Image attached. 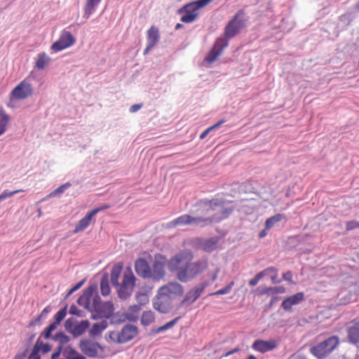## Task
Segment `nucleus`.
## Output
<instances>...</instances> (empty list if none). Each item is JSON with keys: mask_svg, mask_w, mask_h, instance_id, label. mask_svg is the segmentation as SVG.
I'll use <instances>...</instances> for the list:
<instances>
[{"mask_svg": "<svg viewBox=\"0 0 359 359\" xmlns=\"http://www.w3.org/2000/svg\"><path fill=\"white\" fill-rule=\"evenodd\" d=\"M191 252L181 251L172 256L168 262V270L175 273L182 283H187L202 274L208 268L206 258L191 262Z\"/></svg>", "mask_w": 359, "mask_h": 359, "instance_id": "nucleus-1", "label": "nucleus"}, {"mask_svg": "<svg viewBox=\"0 0 359 359\" xmlns=\"http://www.w3.org/2000/svg\"><path fill=\"white\" fill-rule=\"evenodd\" d=\"M233 211V208H224V210L216 212L210 217H192L191 215L184 214L175 218L174 222L178 226L194 225L205 227L229 218Z\"/></svg>", "mask_w": 359, "mask_h": 359, "instance_id": "nucleus-2", "label": "nucleus"}, {"mask_svg": "<svg viewBox=\"0 0 359 359\" xmlns=\"http://www.w3.org/2000/svg\"><path fill=\"white\" fill-rule=\"evenodd\" d=\"M231 201L226 200L223 197H215L212 199H201L194 205L190 211L192 217H206L210 211H215L218 208H235L226 205Z\"/></svg>", "mask_w": 359, "mask_h": 359, "instance_id": "nucleus-3", "label": "nucleus"}, {"mask_svg": "<svg viewBox=\"0 0 359 359\" xmlns=\"http://www.w3.org/2000/svg\"><path fill=\"white\" fill-rule=\"evenodd\" d=\"M95 338H82L80 339L78 347L81 352L87 358H102L100 352L104 351L105 347L94 340Z\"/></svg>", "mask_w": 359, "mask_h": 359, "instance_id": "nucleus-4", "label": "nucleus"}, {"mask_svg": "<svg viewBox=\"0 0 359 359\" xmlns=\"http://www.w3.org/2000/svg\"><path fill=\"white\" fill-rule=\"evenodd\" d=\"M337 336H331L311 348V353L318 359L325 358L339 344Z\"/></svg>", "mask_w": 359, "mask_h": 359, "instance_id": "nucleus-5", "label": "nucleus"}, {"mask_svg": "<svg viewBox=\"0 0 359 359\" xmlns=\"http://www.w3.org/2000/svg\"><path fill=\"white\" fill-rule=\"evenodd\" d=\"M88 320H82L78 321L74 317L67 318L64 324L65 330L71 334L74 338H77L83 335L90 327Z\"/></svg>", "mask_w": 359, "mask_h": 359, "instance_id": "nucleus-6", "label": "nucleus"}, {"mask_svg": "<svg viewBox=\"0 0 359 359\" xmlns=\"http://www.w3.org/2000/svg\"><path fill=\"white\" fill-rule=\"evenodd\" d=\"M168 261L163 255L158 253L154 255L151 276L150 277L154 282H158L165 277V264L168 265Z\"/></svg>", "mask_w": 359, "mask_h": 359, "instance_id": "nucleus-7", "label": "nucleus"}, {"mask_svg": "<svg viewBox=\"0 0 359 359\" xmlns=\"http://www.w3.org/2000/svg\"><path fill=\"white\" fill-rule=\"evenodd\" d=\"M75 42L76 39L72 34L70 32L64 29L62 31L58 40L52 44L50 49L53 52L57 53L72 46L75 43Z\"/></svg>", "mask_w": 359, "mask_h": 359, "instance_id": "nucleus-8", "label": "nucleus"}, {"mask_svg": "<svg viewBox=\"0 0 359 359\" xmlns=\"http://www.w3.org/2000/svg\"><path fill=\"white\" fill-rule=\"evenodd\" d=\"M138 333L139 330L136 325L132 324H126L116 334V343L120 344H126L135 338Z\"/></svg>", "mask_w": 359, "mask_h": 359, "instance_id": "nucleus-9", "label": "nucleus"}, {"mask_svg": "<svg viewBox=\"0 0 359 359\" xmlns=\"http://www.w3.org/2000/svg\"><path fill=\"white\" fill-rule=\"evenodd\" d=\"M198 8L193 2L188 3L180 8L177 13L182 15L180 20L184 23H191L196 20L198 15Z\"/></svg>", "mask_w": 359, "mask_h": 359, "instance_id": "nucleus-10", "label": "nucleus"}, {"mask_svg": "<svg viewBox=\"0 0 359 359\" xmlns=\"http://www.w3.org/2000/svg\"><path fill=\"white\" fill-rule=\"evenodd\" d=\"M229 45V41L224 37H219L215 41L212 48L208 52L205 60L209 63L213 62L221 55L223 49Z\"/></svg>", "mask_w": 359, "mask_h": 359, "instance_id": "nucleus-11", "label": "nucleus"}, {"mask_svg": "<svg viewBox=\"0 0 359 359\" xmlns=\"http://www.w3.org/2000/svg\"><path fill=\"white\" fill-rule=\"evenodd\" d=\"M33 87L25 80L21 81L11 91V95L16 100H25L33 93Z\"/></svg>", "mask_w": 359, "mask_h": 359, "instance_id": "nucleus-12", "label": "nucleus"}, {"mask_svg": "<svg viewBox=\"0 0 359 359\" xmlns=\"http://www.w3.org/2000/svg\"><path fill=\"white\" fill-rule=\"evenodd\" d=\"M208 285V283L205 281L198 285H196L194 288L189 290L182 301L180 306L187 303H194L201 296Z\"/></svg>", "mask_w": 359, "mask_h": 359, "instance_id": "nucleus-13", "label": "nucleus"}, {"mask_svg": "<svg viewBox=\"0 0 359 359\" xmlns=\"http://www.w3.org/2000/svg\"><path fill=\"white\" fill-rule=\"evenodd\" d=\"M135 271L137 276L147 279L151 276V269L145 258L139 257L135 262Z\"/></svg>", "mask_w": 359, "mask_h": 359, "instance_id": "nucleus-14", "label": "nucleus"}, {"mask_svg": "<svg viewBox=\"0 0 359 359\" xmlns=\"http://www.w3.org/2000/svg\"><path fill=\"white\" fill-rule=\"evenodd\" d=\"M347 341L359 348V320H354L346 327Z\"/></svg>", "mask_w": 359, "mask_h": 359, "instance_id": "nucleus-15", "label": "nucleus"}, {"mask_svg": "<svg viewBox=\"0 0 359 359\" xmlns=\"http://www.w3.org/2000/svg\"><path fill=\"white\" fill-rule=\"evenodd\" d=\"M183 293L184 287L177 282H170L167 285L161 287L158 290V294L164 296L172 294L177 296H181Z\"/></svg>", "mask_w": 359, "mask_h": 359, "instance_id": "nucleus-16", "label": "nucleus"}, {"mask_svg": "<svg viewBox=\"0 0 359 359\" xmlns=\"http://www.w3.org/2000/svg\"><path fill=\"white\" fill-rule=\"evenodd\" d=\"M304 293L299 292L284 299L281 304V308L285 311H291L293 306L299 304L304 299Z\"/></svg>", "mask_w": 359, "mask_h": 359, "instance_id": "nucleus-17", "label": "nucleus"}, {"mask_svg": "<svg viewBox=\"0 0 359 359\" xmlns=\"http://www.w3.org/2000/svg\"><path fill=\"white\" fill-rule=\"evenodd\" d=\"M276 346L277 344L274 340L264 341L262 339H257L254 341L252 347L255 351L264 353L273 350Z\"/></svg>", "mask_w": 359, "mask_h": 359, "instance_id": "nucleus-18", "label": "nucleus"}, {"mask_svg": "<svg viewBox=\"0 0 359 359\" xmlns=\"http://www.w3.org/2000/svg\"><path fill=\"white\" fill-rule=\"evenodd\" d=\"M94 215L90 211H88L86 216L81 219L78 223L76 224L74 229L73 230L74 233H77L81 231H85L90 224L91 222L94 218Z\"/></svg>", "mask_w": 359, "mask_h": 359, "instance_id": "nucleus-19", "label": "nucleus"}, {"mask_svg": "<svg viewBox=\"0 0 359 359\" xmlns=\"http://www.w3.org/2000/svg\"><path fill=\"white\" fill-rule=\"evenodd\" d=\"M108 323L106 320L94 323L88 331V335L90 338H97L102 335V333L108 327Z\"/></svg>", "mask_w": 359, "mask_h": 359, "instance_id": "nucleus-20", "label": "nucleus"}, {"mask_svg": "<svg viewBox=\"0 0 359 359\" xmlns=\"http://www.w3.org/2000/svg\"><path fill=\"white\" fill-rule=\"evenodd\" d=\"M102 0H86L83 7V15L85 19H88L97 10Z\"/></svg>", "mask_w": 359, "mask_h": 359, "instance_id": "nucleus-21", "label": "nucleus"}, {"mask_svg": "<svg viewBox=\"0 0 359 359\" xmlns=\"http://www.w3.org/2000/svg\"><path fill=\"white\" fill-rule=\"evenodd\" d=\"M104 306L107 307V311L105 312V313H98L96 314H91L90 318L92 320H98L101 318H105V319H112L114 316V306L111 302H104Z\"/></svg>", "mask_w": 359, "mask_h": 359, "instance_id": "nucleus-22", "label": "nucleus"}, {"mask_svg": "<svg viewBox=\"0 0 359 359\" xmlns=\"http://www.w3.org/2000/svg\"><path fill=\"white\" fill-rule=\"evenodd\" d=\"M118 316V312L114 313L112 319L111 320V324L112 325H118L121 324L126 320H128L130 322H136L138 320V317L135 313H130V312H126L121 313V316L123 317V319H116V317Z\"/></svg>", "mask_w": 359, "mask_h": 359, "instance_id": "nucleus-23", "label": "nucleus"}, {"mask_svg": "<svg viewBox=\"0 0 359 359\" xmlns=\"http://www.w3.org/2000/svg\"><path fill=\"white\" fill-rule=\"evenodd\" d=\"M358 11L355 7L341 15L339 18V21L344 24L346 27L350 25V24L358 17Z\"/></svg>", "mask_w": 359, "mask_h": 359, "instance_id": "nucleus-24", "label": "nucleus"}, {"mask_svg": "<svg viewBox=\"0 0 359 359\" xmlns=\"http://www.w3.org/2000/svg\"><path fill=\"white\" fill-rule=\"evenodd\" d=\"M219 241V238L218 236H213L205 240L202 243L201 247L205 252H212L217 249Z\"/></svg>", "mask_w": 359, "mask_h": 359, "instance_id": "nucleus-25", "label": "nucleus"}, {"mask_svg": "<svg viewBox=\"0 0 359 359\" xmlns=\"http://www.w3.org/2000/svg\"><path fill=\"white\" fill-rule=\"evenodd\" d=\"M123 264L121 262H118L115 264L111 271V283L112 285L115 287H118L120 285L118 283V278L120 274L123 270Z\"/></svg>", "mask_w": 359, "mask_h": 359, "instance_id": "nucleus-26", "label": "nucleus"}, {"mask_svg": "<svg viewBox=\"0 0 359 359\" xmlns=\"http://www.w3.org/2000/svg\"><path fill=\"white\" fill-rule=\"evenodd\" d=\"M160 39L158 28L155 26H151L147 31V43L155 46Z\"/></svg>", "mask_w": 359, "mask_h": 359, "instance_id": "nucleus-27", "label": "nucleus"}, {"mask_svg": "<svg viewBox=\"0 0 359 359\" xmlns=\"http://www.w3.org/2000/svg\"><path fill=\"white\" fill-rule=\"evenodd\" d=\"M233 22L234 20H229L224 29V38L228 41L236 36L240 31V29L233 25Z\"/></svg>", "mask_w": 359, "mask_h": 359, "instance_id": "nucleus-28", "label": "nucleus"}, {"mask_svg": "<svg viewBox=\"0 0 359 359\" xmlns=\"http://www.w3.org/2000/svg\"><path fill=\"white\" fill-rule=\"evenodd\" d=\"M100 292L101 294L104 297L108 296L110 294L111 289L109 286V274L104 273L100 280Z\"/></svg>", "mask_w": 359, "mask_h": 359, "instance_id": "nucleus-29", "label": "nucleus"}, {"mask_svg": "<svg viewBox=\"0 0 359 359\" xmlns=\"http://www.w3.org/2000/svg\"><path fill=\"white\" fill-rule=\"evenodd\" d=\"M245 12L239 10L231 20H234L233 25L240 30L245 26Z\"/></svg>", "mask_w": 359, "mask_h": 359, "instance_id": "nucleus-30", "label": "nucleus"}, {"mask_svg": "<svg viewBox=\"0 0 359 359\" xmlns=\"http://www.w3.org/2000/svg\"><path fill=\"white\" fill-rule=\"evenodd\" d=\"M50 60V57L45 52H41L37 55L35 67L39 69H43Z\"/></svg>", "mask_w": 359, "mask_h": 359, "instance_id": "nucleus-31", "label": "nucleus"}, {"mask_svg": "<svg viewBox=\"0 0 359 359\" xmlns=\"http://www.w3.org/2000/svg\"><path fill=\"white\" fill-rule=\"evenodd\" d=\"M118 287L119 288L117 290L118 297L123 300L128 299L132 294L134 288L123 284H120Z\"/></svg>", "mask_w": 359, "mask_h": 359, "instance_id": "nucleus-32", "label": "nucleus"}, {"mask_svg": "<svg viewBox=\"0 0 359 359\" xmlns=\"http://www.w3.org/2000/svg\"><path fill=\"white\" fill-rule=\"evenodd\" d=\"M10 121V116L5 112L3 108L0 109V136L6 131V127Z\"/></svg>", "mask_w": 359, "mask_h": 359, "instance_id": "nucleus-33", "label": "nucleus"}, {"mask_svg": "<svg viewBox=\"0 0 359 359\" xmlns=\"http://www.w3.org/2000/svg\"><path fill=\"white\" fill-rule=\"evenodd\" d=\"M71 186H72V184L70 182H66V183H65V184H63L62 185H60L57 189H55L54 191L50 192L48 195H47L46 198H43L42 199V201H45V200H46L47 198H53V197H55V196H60V195H62L65 192V190H67Z\"/></svg>", "mask_w": 359, "mask_h": 359, "instance_id": "nucleus-34", "label": "nucleus"}, {"mask_svg": "<svg viewBox=\"0 0 359 359\" xmlns=\"http://www.w3.org/2000/svg\"><path fill=\"white\" fill-rule=\"evenodd\" d=\"M285 218L284 214L278 213L266 219L265 226L266 229H271L275 224Z\"/></svg>", "mask_w": 359, "mask_h": 359, "instance_id": "nucleus-35", "label": "nucleus"}, {"mask_svg": "<svg viewBox=\"0 0 359 359\" xmlns=\"http://www.w3.org/2000/svg\"><path fill=\"white\" fill-rule=\"evenodd\" d=\"M153 307L161 313H168L170 311V304L166 302L157 301L153 302Z\"/></svg>", "mask_w": 359, "mask_h": 359, "instance_id": "nucleus-36", "label": "nucleus"}, {"mask_svg": "<svg viewBox=\"0 0 359 359\" xmlns=\"http://www.w3.org/2000/svg\"><path fill=\"white\" fill-rule=\"evenodd\" d=\"M97 285L95 283L90 284L86 290H83L82 295L85 298L86 304H88V302L90 304L91 297L97 292Z\"/></svg>", "mask_w": 359, "mask_h": 359, "instance_id": "nucleus-37", "label": "nucleus"}, {"mask_svg": "<svg viewBox=\"0 0 359 359\" xmlns=\"http://www.w3.org/2000/svg\"><path fill=\"white\" fill-rule=\"evenodd\" d=\"M52 339L55 341H58L60 344L59 346H62L63 347L65 344H67L70 341V337L64 332L60 331L53 336Z\"/></svg>", "mask_w": 359, "mask_h": 359, "instance_id": "nucleus-38", "label": "nucleus"}, {"mask_svg": "<svg viewBox=\"0 0 359 359\" xmlns=\"http://www.w3.org/2000/svg\"><path fill=\"white\" fill-rule=\"evenodd\" d=\"M154 314L151 311H145L142 313L141 317V323L144 326H147L154 321Z\"/></svg>", "mask_w": 359, "mask_h": 359, "instance_id": "nucleus-39", "label": "nucleus"}, {"mask_svg": "<svg viewBox=\"0 0 359 359\" xmlns=\"http://www.w3.org/2000/svg\"><path fill=\"white\" fill-rule=\"evenodd\" d=\"M67 313V305L66 304L64 307L60 309L54 316V322H53L55 325L58 326L62 320L65 318Z\"/></svg>", "mask_w": 359, "mask_h": 359, "instance_id": "nucleus-40", "label": "nucleus"}, {"mask_svg": "<svg viewBox=\"0 0 359 359\" xmlns=\"http://www.w3.org/2000/svg\"><path fill=\"white\" fill-rule=\"evenodd\" d=\"M93 310L98 313H102L104 311L103 307L104 303H101V299L100 297L98 295L97 292L95 293V295L93 297Z\"/></svg>", "mask_w": 359, "mask_h": 359, "instance_id": "nucleus-41", "label": "nucleus"}, {"mask_svg": "<svg viewBox=\"0 0 359 359\" xmlns=\"http://www.w3.org/2000/svg\"><path fill=\"white\" fill-rule=\"evenodd\" d=\"M226 121L225 118H222L219 120L218 122L215 123L214 125L211 126L210 127L205 129L201 135H200V139L203 140L206 137V136L211 133L213 130L218 128L219 126H221L223 123H224Z\"/></svg>", "mask_w": 359, "mask_h": 359, "instance_id": "nucleus-42", "label": "nucleus"}, {"mask_svg": "<svg viewBox=\"0 0 359 359\" xmlns=\"http://www.w3.org/2000/svg\"><path fill=\"white\" fill-rule=\"evenodd\" d=\"M135 280L136 278L132 272H130L129 274H124L121 284L128 287H134L135 285Z\"/></svg>", "mask_w": 359, "mask_h": 359, "instance_id": "nucleus-43", "label": "nucleus"}, {"mask_svg": "<svg viewBox=\"0 0 359 359\" xmlns=\"http://www.w3.org/2000/svg\"><path fill=\"white\" fill-rule=\"evenodd\" d=\"M57 325L53 323H50L45 330L41 333L40 337H43L46 339H52V332H53L56 328Z\"/></svg>", "mask_w": 359, "mask_h": 359, "instance_id": "nucleus-44", "label": "nucleus"}, {"mask_svg": "<svg viewBox=\"0 0 359 359\" xmlns=\"http://www.w3.org/2000/svg\"><path fill=\"white\" fill-rule=\"evenodd\" d=\"M234 285L235 283L234 281L232 280L229 283H228L225 287L219 289V290H217L216 292H212L211 295L218 296L229 294L231 291L232 287Z\"/></svg>", "mask_w": 359, "mask_h": 359, "instance_id": "nucleus-45", "label": "nucleus"}, {"mask_svg": "<svg viewBox=\"0 0 359 359\" xmlns=\"http://www.w3.org/2000/svg\"><path fill=\"white\" fill-rule=\"evenodd\" d=\"M286 291L284 286L267 287L268 296H275L276 294H283Z\"/></svg>", "mask_w": 359, "mask_h": 359, "instance_id": "nucleus-46", "label": "nucleus"}, {"mask_svg": "<svg viewBox=\"0 0 359 359\" xmlns=\"http://www.w3.org/2000/svg\"><path fill=\"white\" fill-rule=\"evenodd\" d=\"M69 313L80 318L86 316V313L83 311L79 309L74 304L70 306Z\"/></svg>", "mask_w": 359, "mask_h": 359, "instance_id": "nucleus-47", "label": "nucleus"}, {"mask_svg": "<svg viewBox=\"0 0 359 359\" xmlns=\"http://www.w3.org/2000/svg\"><path fill=\"white\" fill-rule=\"evenodd\" d=\"M135 298L139 305L143 306L149 302V298L144 292H137Z\"/></svg>", "mask_w": 359, "mask_h": 359, "instance_id": "nucleus-48", "label": "nucleus"}, {"mask_svg": "<svg viewBox=\"0 0 359 359\" xmlns=\"http://www.w3.org/2000/svg\"><path fill=\"white\" fill-rule=\"evenodd\" d=\"M86 279V278H83V280H81V281H79V283H77L74 286H73L69 291L67 293V294L65 295V299H67L71 294H72L74 292H75L76 291H77L79 289H80L83 285V284L85 283Z\"/></svg>", "mask_w": 359, "mask_h": 359, "instance_id": "nucleus-49", "label": "nucleus"}, {"mask_svg": "<svg viewBox=\"0 0 359 359\" xmlns=\"http://www.w3.org/2000/svg\"><path fill=\"white\" fill-rule=\"evenodd\" d=\"M19 190L15 191H9L8 189L4 190L1 194H0V203L5 200L7 198L11 197L14 196L15 194L18 193Z\"/></svg>", "mask_w": 359, "mask_h": 359, "instance_id": "nucleus-50", "label": "nucleus"}, {"mask_svg": "<svg viewBox=\"0 0 359 359\" xmlns=\"http://www.w3.org/2000/svg\"><path fill=\"white\" fill-rule=\"evenodd\" d=\"M359 228V221L351 220L346 223V230L347 231H352Z\"/></svg>", "mask_w": 359, "mask_h": 359, "instance_id": "nucleus-51", "label": "nucleus"}, {"mask_svg": "<svg viewBox=\"0 0 359 359\" xmlns=\"http://www.w3.org/2000/svg\"><path fill=\"white\" fill-rule=\"evenodd\" d=\"M111 205L109 203H104L95 208H93L90 212L95 216L98 212L110 208Z\"/></svg>", "mask_w": 359, "mask_h": 359, "instance_id": "nucleus-52", "label": "nucleus"}, {"mask_svg": "<svg viewBox=\"0 0 359 359\" xmlns=\"http://www.w3.org/2000/svg\"><path fill=\"white\" fill-rule=\"evenodd\" d=\"M278 272V269L276 267L269 266V267L266 268L265 269H264L263 271H260V273H262L263 277H264L265 276H267L269 274L273 275V273H276Z\"/></svg>", "mask_w": 359, "mask_h": 359, "instance_id": "nucleus-53", "label": "nucleus"}, {"mask_svg": "<svg viewBox=\"0 0 359 359\" xmlns=\"http://www.w3.org/2000/svg\"><path fill=\"white\" fill-rule=\"evenodd\" d=\"M293 273L291 271H287L283 273L282 280H285L290 283L295 284L293 279Z\"/></svg>", "mask_w": 359, "mask_h": 359, "instance_id": "nucleus-54", "label": "nucleus"}, {"mask_svg": "<svg viewBox=\"0 0 359 359\" xmlns=\"http://www.w3.org/2000/svg\"><path fill=\"white\" fill-rule=\"evenodd\" d=\"M86 301L83 296L81 294L77 299V304L80 306H83L86 309L92 311V309L90 307V304L88 302V304L86 303Z\"/></svg>", "mask_w": 359, "mask_h": 359, "instance_id": "nucleus-55", "label": "nucleus"}, {"mask_svg": "<svg viewBox=\"0 0 359 359\" xmlns=\"http://www.w3.org/2000/svg\"><path fill=\"white\" fill-rule=\"evenodd\" d=\"M64 348L62 346H58L51 354L50 359H60L59 357L62 354Z\"/></svg>", "mask_w": 359, "mask_h": 359, "instance_id": "nucleus-56", "label": "nucleus"}, {"mask_svg": "<svg viewBox=\"0 0 359 359\" xmlns=\"http://www.w3.org/2000/svg\"><path fill=\"white\" fill-rule=\"evenodd\" d=\"M213 0H197L193 1V3L194 4V5L196 6V8H198L199 10L200 8H202L207 6L208 4H209Z\"/></svg>", "mask_w": 359, "mask_h": 359, "instance_id": "nucleus-57", "label": "nucleus"}, {"mask_svg": "<svg viewBox=\"0 0 359 359\" xmlns=\"http://www.w3.org/2000/svg\"><path fill=\"white\" fill-rule=\"evenodd\" d=\"M263 278V274L260 273V272L257 273L255 276L250 280L249 285L251 286H255L258 283V282Z\"/></svg>", "mask_w": 359, "mask_h": 359, "instance_id": "nucleus-58", "label": "nucleus"}, {"mask_svg": "<svg viewBox=\"0 0 359 359\" xmlns=\"http://www.w3.org/2000/svg\"><path fill=\"white\" fill-rule=\"evenodd\" d=\"M180 318H181V316H177V317L175 318L170 322L163 325V327H165V330L172 327L180 320Z\"/></svg>", "mask_w": 359, "mask_h": 359, "instance_id": "nucleus-59", "label": "nucleus"}, {"mask_svg": "<svg viewBox=\"0 0 359 359\" xmlns=\"http://www.w3.org/2000/svg\"><path fill=\"white\" fill-rule=\"evenodd\" d=\"M28 352H29L28 348H25L23 351L17 353L14 355L13 359H24L27 357Z\"/></svg>", "mask_w": 359, "mask_h": 359, "instance_id": "nucleus-60", "label": "nucleus"}, {"mask_svg": "<svg viewBox=\"0 0 359 359\" xmlns=\"http://www.w3.org/2000/svg\"><path fill=\"white\" fill-rule=\"evenodd\" d=\"M41 318H42L39 315L36 316L33 319H32V320H30L28 327H34L36 325H41Z\"/></svg>", "mask_w": 359, "mask_h": 359, "instance_id": "nucleus-61", "label": "nucleus"}, {"mask_svg": "<svg viewBox=\"0 0 359 359\" xmlns=\"http://www.w3.org/2000/svg\"><path fill=\"white\" fill-rule=\"evenodd\" d=\"M41 348H40V352H41L42 354H46L51 351L52 345L49 343H45Z\"/></svg>", "mask_w": 359, "mask_h": 359, "instance_id": "nucleus-62", "label": "nucleus"}, {"mask_svg": "<svg viewBox=\"0 0 359 359\" xmlns=\"http://www.w3.org/2000/svg\"><path fill=\"white\" fill-rule=\"evenodd\" d=\"M281 299L279 296H273L271 299V301L266 305L267 309H271L273 307L280 299Z\"/></svg>", "mask_w": 359, "mask_h": 359, "instance_id": "nucleus-63", "label": "nucleus"}, {"mask_svg": "<svg viewBox=\"0 0 359 359\" xmlns=\"http://www.w3.org/2000/svg\"><path fill=\"white\" fill-rule=\"evenodd\" d=\"M27 359H41L40 352H37L36 350H32L27 356Z\"/></svg>", "mask_w": 359, "mask_h": 359, "instance_id": "nucleus-64", "label": "nucleus"}]
</instances>
